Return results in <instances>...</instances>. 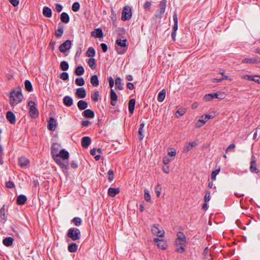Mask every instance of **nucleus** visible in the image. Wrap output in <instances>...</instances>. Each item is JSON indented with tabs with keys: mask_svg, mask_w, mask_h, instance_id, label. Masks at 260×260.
Segmentation results:
<instances>
[{
	"mask_svg": "<svg viewBox=\"0 0 260 260\" xmlns=\"http://www.w3.org/2000/svg\"><path fill=\"white\" fill-rule=\"evenodd\" d=\"M151 5V4L150 2H146L144 5V8L145 9H148L150 7Z\"/></svg>",
	"mask_w": 260,
	"mask_h": 260,
	"instance_id": "obj_63",
	"label": "nucleus"
},
{
	"mask_svg": "<svg viewBox=\"0 0 260 260\" xmlns=\"http://www.w3.org/2000/svg\"><path fill=\"white\" fill-rule=\"evenodd\" d=\"M23 99L21 90H13L10 93V103L12 106H14L20 103Z\"/></svg>",
	"mask_w": 260,
	"mask_h": 260,
	"instance_id": "obj_3",
	"label": "nucleus"
},
{
	"mask_svg": "<svg viewBox=\"0 0 260 260\" xmlns=\"http://www.w3.org/2000/svg\"><path fill=\"white\" fill-rule=\"evenodd\" d=\"M250 170V172L252 173H258L259 172V170L257 168V167H256V158L253 156H252V158H251Z\"/></svg>",
	"mask_w": 260,
	"mask_h": 260,
	"instance_id": "obj_10",
	"label": "nucleus"
},
{
	"mask_svg": "<svg viewBox=\"0 0 260 260\" xmlns=\"http://www.w3.org/2000/svg\"><path fill=\"white\" fill-rule=\"evenodd\" d=\"M111 104L115 106L117 101V95L113 89L110 90Z\"/></svg>",
	"mask_w": 260,
	"mask_h": 260,
	"instance_id": "obj_13",
	"label": "nucleus"
},
{
	"mask_svg": "<svg viewBox=\"0 0 260 260\" xmlns=\"http://www.w3.org/2000/svg\"><path fill=\"white\" fill-rule=\"evenodd\" d=\"M159 5H160V16H159L160 17L161 15H162L165 13L166 7V2H164V1H161V2H160Z\"/></svg>",
	"mask_w": 260,
	"mask_h": 260,
	"instance_id": "obj_40",
	"label": "nucleus"
},
{
	"mask_svg": "<svg viewBox=\"0 0 260 260\" xmlns=\"http://www.w3.org/2000/svg\"><path fill=\"white\" fill-rule=\"evenodd\" d=\"M60 67L61 70L65 71L68 70L69 66L68 63L67 61H62L60 62Z\"/></svg>",
	"mask_w": 260,
	"mask_h": 260,
	"instance_id": "obj_41",
	"label": "nucleus"
},
{
	"mask_svg": "<svg viewBox=\"0 0 260 260\" xmlns=\"http://www.w3.org/2000/svg\"><path fill=\"white\" fill-rule=\"evenodd\" d=\"M60 19L62 22L67 23L70 21V17L67 13L63 12L60 15Z\"/></svg>",
	"mask_w": 260,
	"mask_h": 260,
	"instance_id": "obj_29",
	"label": "nucleus"
},
{
	"mask_svg": "<svg viewBox=\"0 0 260 260\" xmlns=\"http://www.w3.org/2000/svg\"><path fill=\"white\" fill-rule=\"evenodd\" d=\"M253 81L258 83H260V76H254Z\"/></svg>",
	"mask_w": 260,
	"mask_h": 260,
	"instance_id": "obj_64",
	"label": "nucleus"
},
{
	"mask_svg": "<svg viewBox=\"0 0 260 260\" xmlns=\"http://www.w3.org/2000/svg\"><path fill=\"white\" fill-rule=\"evenodd\" d=\"M223 80H230L232 81V79L230 78L228 76H224V77H222L221 78H214L212 79L213 82H220L223 81Z\"/></svg>",
	"mask_w": 260,
	"mask_h": 260,
	"instance_id": "obj_43",
	"label": "nucleus"
},
{
	"mask_svg": "<svg viewBox=\"0 0 260 260\" xmlns=\"http://www.w3.org/2000/svg\"><path fill=\"white\" fill-rule=\"evenodd\" d=\"M144 198L147 202H150L151 196L149 191L148 189H145L144 190Z\"/></svg>",
	"mask_w": 260,
	"mask_h": 260,
	"instance_id": "obj_44",
	"label": "nucleus"
},
{
	"mask_svg": "<svg viewBox=\"0 0 260 260\" xmlns=\"http://www.w3.org/2000/svg\"><path fill=\"white\" fill-rule=\"evenodd\" d=\"M24 85L26 90L29 92L32 91V86L30 82L26 80L24 82Z\"/></svg>",
	"mask_w": 260,
	"mask_h": 260,
	"instance_id": "obj_39",
	"label": "nucleus"
},
{
	"mask_svg": "<svg viewBox=\"0 0 260 260\" xmlns=\"http://www.w3.org/2000/svg\"><path fill=\"white\" fill-rule=\"evenodd\" d=\"M95 54V50L93 47H90L86 52V55L88 57H93Z\"/></svg>",
	"mask_w": 260,
	"mask_h": 260,
	"instance_id": "obj_35",
	"label": "nucleus"
},
{
	"mask_svg": "<svg viewBox=\"0 0 260 260\" xmlns=\"http://www.w3.org/2000/svg\"><path fill=\"white\" fill-rule=\"evenodd\" d=\"M72 10L74 12H77L80 9V4L78 2H75L73 3L72 7Z\"/></svg>",
	"mask_w": 260,
	"mask_h": 260,
	"instance_id": "obj_47",
	"label": "nucleus"
},
{
	"mask_svg": "<svg viewBox=\"0 0 260 260\" xmlns=\"http://www.w3.org/2000/svg\"><path fill=\"white\" fill-rule=\"evenodd\" d=\"M136 100L134 99H132L128 102V110L130 113L133 114L134 111L135 106Z\"/></svg>",
	"mask_w": 260,
	"mask_h": 260,
	"instance_id": "obj_24",
	"label": "nucleus"
},
{
	"mask_svg": "<svg viewBox=\"0 0 260 260\" xmlns=\"http://www.w3.org/2000/svg\"><path fill=\"white\" fill-rule=\"evenodd\" d=\"M77 106L80 110H85L88 107V103L84 101L80 100L77 103Z\"/></svg>",
	"mask_w": 260,
	"mask_h": 260,
	"instance_id": "obj_25",
	"label": "nucleus"
},
{
	"mask_svg": "<svg viewBox=\"0 0 260 260\" xmlns=\"http://www.w3.org/2000/svg\"><path fill=\"white\" fill-rule=\"evenodd\" d=\"M99 93L98 91H96L94 92L93 94L91 95V99L94 102H97L99 100Z\"/></svg>",
	"mask_w": 260,
	"mask_h": 260,
	"instance_id": "obj_49",
	"label": "nucleus"
},
{
	"mask_svg": "<svg viewBox=\"0 0 260 260\" xmlns=\"http://www.w3.org/2000/svg\"><path fill=\"white\" fill-rule=\"evenodd\" d=\"M91 143V139L89 137H84L81 140V145L83 148H87Z\"/></svg>",
	"mask_w": 260,
	"mask_h": 260,
	"instance_id": "obj_17",
	"label": "nucleus"
},
{
	"mask_svg": "<svg viewBox=\"0 0 260 260\" xmlns=\"http://www.w3.org/2000/svg\"><path fill=\"white\" fill-rule=\"evenodd\" d=\"M120 192L119 188H112L110 187L108 189V194L111 197H114L116 194H118Z\"/></svg>",
	"mask_w": 260,
	"mask_h": 260,
	"instance_id": "obj_19",
	"label": "nucleus"
},
{
	"mask_svg": "<svg viewBox=\"0 0 260 260\" xmlns=\"http://www.w3.org/2000/svg\"><path fill=\"white\" fill-rule=\"evenodd\" d=\"M101 46L102 47V49L103 50V51L105 52L107 51V45L105 44V43H102L101 44Z\"/></svg>",
	"mask_w": 260,
	"mask_h": 260,
	"instance_id": "obj_62",
	"label": "nucleus"
},
{
	"mask_svg": "<svg viewBox=\"0 0 260 260\" xmlns=\"http://www.w3.org/2000/svg\"><path fill=\"white\" fill-rule=\"evenodd\" d=\"M67 236L73 241L79 240L81 234L79 229L76 228H70L68 232Z\"/></svg>",
	"mask_w": 260,
	"mask_h": 260,
	"instance_id": "obj_4",
	"label": "nucleus"
},
{
	"mask_svg": "<svg viewBox=\"0 0 260 260\" xmlns=\"http://www.w3.org/2000/svg\"><path fill=\"white\" fill-rule=\"evenodd\" d=\"M56 126V120L53 118L50 117L49 121L48 123V129L51 131H55Z\"/></svg>",
	"mask_w": 260,
	"mask_h": 260,
	"instance_id": "obj_14",
	"label": "nucleus"
},
{
	"mask_svg": "<svg viewBox=\"0 0 260 260\" xmlns=\"http://www.w3.org/2000/svg\"><path fill=\"white\" fill-rule=\"evenodd\" d=\"M197 145V143L195 142H190L187 144L184 148L183 152L186 153L188 151L190 150L193 147L196 146Z\"/></svg>",
	"mask_w": 260,
	"mask_h": 260,
	"instance_id": "obj_22",
	"label": "nucleus"
},
{
	"mask_svg": "<svg viewBox=\"0 0 260 260\" xmlns=\"http://www.w3.org/2000/svg\"><path fill=\"white\" fill-rule=\"evenodd\" d=\"M210 200V191H206V194L204 197V201L205 202H207L209 201Z\"/></svg>",
	"mask_w": 260,
	"mask_h": 260,
	"instance_id": "obj_53",
	"label": "nucleus"
},
{
	"mask_svg": "<svg viewBox=\"0 0 260 260\" xmlns=\"http://www.w3.org/2000/svg\"><path fill=\"white\" fill-rule=\"evenodd\" d=\"M161 188L160 185L158 184L155 188V193L157 196L159 197L161 193Z\"/></svg>",
	"mask_w": 260,
	"mask_h": 260,
	"instance_id": "obj_55",
	"label": "nucleus"
},
{
	"mask_svg": "<svg viewBox=\"0 0 260 260\" xmlns=\"http://www.w3.org/2000/svg\"><path fill=\"white\" fill-rule=\"evenodd\" d=\"M72 46V42L70 40H67L64 43L59 46V50L63 53L69 50Z\"/></svg>",
	"mask_w": 260,
	"mask_h": 260,
	"instance_id": "obj_9",
	"label": "nucleus"
},
{
	"mask_svg": "<svg viewBox=\"0 0 260 260\" xmlns=\"http://www.w3.org/2000/svg\"><path fill=\"white\" fill-rule=\"evenodd\" d=\"M61 146L58 143H54L51 148V152L55 162L62 169L67 171L69 169L68 159L69 153L65 149H61Z\"/></svg>",
	"mask_w": 260,
	"mask_h": 260,
	"instance_id": "obj_1",
	"label": "nucleus"
},
{
	"mask_svg": "<svg viewBox=\"0 0 260 260\" xmlns=\"http://www.w3.org/2000/svg\"><path fill=\"white\" fill-rule=\"evenodd\" d=\"M90 83L94 87H96L99 84L98 76L96 75H93L90 78Z\"/></svg>",
	"mask_w": 260,
	"mask_h": 260,
	"instance_id": "obj_27",
	"label": "nucleus"
},
{
	"mask_svg": "<svg viewBox=\"0 0 260 260\" xmlns=\"http://www.w3.org/2000/svg\"><path fill=\"white\" fill-rule=\"evenodd\" d=\"M91 35L96 38H101L103 36V31L101 28L96 29L95 31L92 32Z\"/></svg>",
	"mask_w": 260,
	"mask_h": 260,
	"instance_id": "obj_30",
	"label": "nucleus"
},
{
	"mask_svg": "<svg viewBox=\"0 0 260 260\" xmlns=\"http://www.w3.org/2000/svg\"><path fill=\"white\" fill-rule=\"evenodd\" d=\"M123 84L122 83L120 77H117L115 80V89L118 90H122Z\"/></svg>",
	"mask_w": 260,
	"mask_h": 260,
	"instance_id": "obj_21",
	"label": "nucleus"
},
{
	"mask_svg": "<svg viewBox=\"0 0 260 260\" xmlns=\"http://www.w3.org/2000/svg\"><path fill=\"white\" fill-rule=\"evenodd\" d=\"M108 179L112 181L114 179V172L112 170H110L108 172Z\"/></svg>",
	"mask_w": 260,
	"mask_h": 260,
	"instance_id": "obj_54",
	"label": "nucleus"
},
{
	"mask_svg": "<svg viewBox=\"0 0 260 260\" xmlns=\"http://www.w3.org/2000/svg\"><path fill=\"white\" fill-rule=\"evenodd\" d=\"M177 238L175 240L176 251L178 253H183L185 251V245L186 238L182 232H179L177 234Z\"/></svg>",
	"mask_w": 260,
	"mask_h": 260,
	"instance_id": "obj_2",
	"label": "nucleus"
},
{
	"mask_svg": "<svg viewBox=\"0 0 260 260\" xmlns=\"http://www.w3.org/2000/svg\"><path fill=\"white\" fill-rule=\"evenodd\" d=\"M144 126H145V124L143 122L140 125V128L138 131L139 139L140 140H142L144 137V135H143V132H144L143 129H144Z\"/></svg>",
	"mask_w": 260,
	"mask_h": 260,
	"instance_id": "obj_31",
	"label": "nucleus"
},
{
	"mask_svg": "<svg viewBox=\"0 0 260 260\" xmlns=\"http://www.w3.org/2000/svg\"><path fill=\"white\" fill-rule=\"evenodd\" d=\"M76 95L79 98H84L86 95L85 89L83 87H80L78 88L76 92Z\"/></svg>",
	"mask_w": 260,
	"mask_h": 260,
	"instance_id": "obj_12",
	"label": "nucleus"
},
{
	"mask_svg": "<svg viewBox=\"0 0 260 260\" xmlns=\"http://www.w3.org/2000/svg\"><path fill=\"white\" fill-rule=\"evenodd\" d=\"M78 245L75 243H72L68 246V250L70 252H75L77 250Z\"/></svg>",
	"mask_w": 260,
	"mask_h": 260,
	"instance_id": "obj_37",
	"label": "nucleus"
},
{
	"mask_svg": "<svg viewBox=\"0 0 260 260\" xmlns=\"http://www.w3.org/2000/svg\"><path fill=\"white\" fill-rule=\"evenodd\" d=\"M81 219L78 217H74L72 220V222L76 226H79L81 224Z\"/></svg>",
	"mask_w": 260,
	"mask_h": 260,
	"instance_id": "obj_45",
	"label": "nucleus"
},
{
	"mask_svg": "<svg viewBox=\"0 0 260 260\" xmlns=\"http://www.w3.org/2000/svg\"><path fill=\"white\" fill-rule=\"evenodd\" d=\"M166 92L165 89L161 90L158 93L157 101L162 102L165 99Z\"/></svg>",
	"mask_w": 260,
	"mask_h": 260,
	"instance_id": "obj_32",
	"label": "nucleus"
},
{
	"mask_svg": "<svg viewBox=\"0 0 260 260\" xmlns=\"http://www.w3.org/2000/svg\"><path fill=\"white\" fill-rule=\"evenodd\" d=\"M235 147H236V146L234 144H231L227 148V149L225 151V152L227 153L228 152L230 151H234Z\"/></svg>",
	"mask_w": 260,
	"mask_h": 260,
	"instance_id": "obj_56",
	"label": "nucleus"
},
{
	"mask_svg": "<svg viewBox=\"0 0 260 260\" xmlns=\"http://www.w3.org/2000/svg\"><path fill=\"white\" fill-rule=\"evenodd\" d=\"M116 44L121 47H122V49H119L118 47H116V50L119 54H122L124 53L127 49L126 46V40L124 39L122 40L121 39H117L116 41Z\"/></svg>",
	"mask_w": 260,
	"mask_h": 260,
	"instance_id": "obj_5",
	"label": "nucleus"
},
{
	"mask_svg": "<svg viewBox=\"0 0 260 260\" xmlns=\"http://www.w3.org/2000/svg\"><path fill=\"white\" fill-rule=\"evenodd\" d=\"M14 239L12 237H7L3 240V244L6 246H10L12 245Z\"/></svg>",
	"mask_w": 260,
	"mask_h": 260,
	"instance_id": "obj_28",
	"label": "nucleus"
},
{
	"mask_svg": "<svg viewBox=\"0 0 260 260\" xmlns=\"http://www.w3.org/2000/svg\"><path fill=\"white\" fill-rule=\"evenodd\" d=\"M55 9L57 12H60L62 11V6L59 4H56Z\"/></svg>",
	"mask_w": 260,
	"mask_h": 260,
	"instance_id": "obj_60",
	"label": "nucleus"
},
{
	"mask_svg": "<svg viewBox=\"0 0 260 260\" xmlns=\"http://www.w3.org/2000/svg\"><path fill=\"white\" fill-rule=\"evenodd\" d=\"M173 17L174 22V24L173 27V31H176L178 29V18L177 15L176 13L174 14Z\"/></svg>",
	"mask_w": 260,
	"mask_h": 260,
	"instance_id": "obj_36",
	"label": "nucleus"
},
{
	"mask_svg": "<svg viewBox=\"0 0 260 260\" xmlns=\"http://www.w3.org/2000/svg\"><path fill=\"white\" fill-rule=\"evenodd\" d=\"M168 154L172 156H175L176 154L175 149L172 148L169 149Z\"/></svg>",
	"mask_w": 260,
	"mask_h": 260,
	"instance_id": "obj_57",
	"label": "nucleus"
},
{
	"mask_svg": "<svg viewBox=\"0 0 260 260\" xmlns=\"http://www.w3.org/2000/svg\"><path fill=\"white\" fill-rule=\"evenodd\" d=\"M6 185L8 188H12L14 187V186H15V184H14V182L12 181H8V182H6Z\"/></svg>",
	"mask_w": 260,
	"mask_h": 260,
	"instance_id": "obj_58",
	"label": "nucleus"
},
{
	"mask_svg": "<svg viewBox=\"0 0 260 260\" xmlns=\"http://www.w3.org/2000/svg\"><path fill=\"white\" fill-rule=\"evenodd\" d=\"M6 117L10 123L14 124L16 122V117L14 114L12 112H7L6 114Z\"/></svg>",
	"mask_w": 260,
	"mask_h": 260,
	"instance_id": "obj_16",
	"label": "nucleus"
},
{
	"mask_svg": "<svg viewBox=\"0 0 260 260\" xmlns=\"http://www.w3.org/2000/svg\"><path fill=\"white\" fill-rule=\"evenodd\" d=\"M63 103L66 106L70 107L73 104V100L71 96L67 95L63 99Z\"/></svg>",
	"mask_w": 260,
	"mask_h": 260,
	"instance_id": "obj_18",
	"label": "nucleus"
},
{
	"mask_svg": "<svg viewBox=\"0 0 260 260\" xmlns=\"http://www.w3.org/2000/svg\"><path fill=\"white\" fill-rule=\"evenodd\" d=\"M220 169H218L215 171H213L211 175V179L214 181L216 179V175L219 173Z\"/></svg>",
	"mask_w": 260,
	"mask_h": 260,
	"instance_id": "obj_48",
	"label": "nucleus"
},
{
	"mask_svg": "<svg viewBox=\"0 0 260 260\" xmlns=\"http://www.w3.org/2000/svg\"><path fill=\"white\" fill-rule=\"evenodd\" d=\"M132 17V10L129 7L125 6L122 10L121 18L123 20H129Z\"/></svg>",
	"mask_w": 260,
	"mask_h": 260,
	"instance_id": "obj_7",
	"label": "nucleus"
},
{
	"mask_svg": "<svg viewBox=\"0 0 260 260\" xmlns=\"http://www.w3.org/2000/svg\"><path fill=\"white\" fill-rule=\"evenodd\" d=\"M60 78L63 80H67L69 79V74L67 72H62L60 75Z\"/></svg>",
	"mask_w": 260,
	"mask_h": 260,
	"instance_id": "obj_50",
	"label": "nucleus"
},
{
	"mask_svg": "<svg viewBox=\"0 0 260 260\" xmlns=\"http://www.w3.org/2000/svg\"><path fill=\"white\" fill-rule=\"evenodd\" d=\"M83 115L86 118H92L94 116V113L93 111L90 109H85L83 112Z\"/></svg>",
	"mask_w": 260,
	"mask_h": 260,
	"instance_id": "obj_20",
	"label": "nucleus"
},
{
	"mask_svg": "<svg viewBox=\"0 0 260 260\" xmlns=\"http://www.w3.org/2000/svg\"><path fill=\"white\" fill-rule=\"evenodd\" d=\"M29 163V159L25 157L21 156L19 158L18 164L22 168H26Z\"/></svg>",
	"mask_w": 260,
	"mask_h": 260,
	"instance_id": "obj_11",
	"label": "nucleus"
},
{
	"mask_svg": "<svg viewBox=\"0 0 260 260\" xmlns=\"http://www.w3.org/2000/svg\"><path fill=\"white\" fill-rule=\"evenodd\" d=\"M154 241L156 243L157 246L161 249H166L167 248V244L166 242L158 238H155Z\"/></svg>",
	"mask_w": 260,
	"mask_h": 260,
	"instance_id": "obj_15",
	"label": "nucleus"
},
{
	"mask_svg": "<svg viewBox=\"0 0 260 260\" xmlns=\"http://www.w3.org/2000/svg\"><path fill=\"white\" fill-rule=\"evenodd\" d=\"M27 200V198L24 195H20L17 197V203L19 205H22L24 204Z\"/></svg>",
	"mask_w": 260,
	"mask_h": 260,
	"instance_id": "obj_26",
	"label": "nucleus"
},
{
	"mask_svg": "<svg viewBox=\"0 0 260 260\" xmlns=\"http://www.w3.org/2000/svg\"><path fill=\"white\" fill-rule=\"evenodd\" d=\"M87 63L91 69L94 70L96 68L95 60L94 58H91L89 59V60L87 61Z\"/></svg>",
	"mask_w": 260,
	"mask_h": 260,
	"instance_id": "obj_38",
	"label": "nucleus"
},
{
	"mask_svg": "<svg viewBox=\"0 0 260 260\" xmlns=\"http://www.w3.org/2000/svg\"><path fill=\"white\" fill-rule=\"evenodd\" d=\"M9 1L11 3V4L13 6H15V7L18 6L19 4V0H9Z\"/></svg>",
	"mask_w": 260,
	"mask_h": 260,
	"instance_id": "obj_61",
	"label": "nucleus"
},
{
	"mask_svg": "<svg viewBox=\"0 0 260 260\" xmlns=\"http://www.w3.org/2000/svg\"><path fill=\"white\" fill-rule=\"evenodd\" d=\"M204 98L206 101H210L214 99L213 93L206 94Z\"/></svg>",
	"mask_w": 260,
	"mask_h": 260,
	"instance_id": "obj_51",
	"label": "nucleus"
},
{
	"mask_svg": "<svg viewBox=\"0 0 260 260\" xmlns=\"http://www.w3.org/2000/svg\"><path fill=\"white\" fill-rule=\"evenodd\" d=\"M243 79L248 80V81H253V78L254 76H252L248 75H245L242 76L241 77Z\"/></svg>",
	"mask_w": 260,
	"mask_h": 260,
	"instance_id": "obj_52",
	"label": "nucleus"
},
{
	"mask_svg": "<svg viewBox=\"0 0 260 260\" xmlns=\"http://www.w3.org/2000/svg\"><path fill=\"white\" fill-rule=\"evenodd\" d=\"M108 81H109V86H110L111 89H112V88L113 87V86H114V80L112 77H109L108 78Z\"/></svg>",
	"mask_w": 260,
	"mask_h": 260,
	"instance_id": "obj_59",
	"label": "nucleus"
},
{
	"mask_svg": "<svg viewBox=\"0 0 260 260\" xmlns=\"http://www.w3.org/2000/svg\"><path fill=\"white\" fill-rule=\"evenodd\" d=\"M28 106L29 107V114L31 117L36 118L38 116L39 112L36 107H35V103L32 101H30L28 103Z\"/></svg>",
	"mask_w": 260,
	"mask_h": 260,
	"instance_id": "obj_6",
	"label": "nucleus"
},
{
	"mask_svg": "<svg viewBox=\"0 0 260 260\" xmlns=\"http://www.w3.org/2000/svg\"><path fill=\"white\" fill-rule=\"evenodd\" d=\"M151 231L153 235L157 237H164L165 232L161 226L158 225H154L151 228Z\"/></svg>",
	"mask_w": 260,
	"mask_h": 260,
	"instance_id": "obj_8",
	"label": "nucleus"
},
{
	"mask_svg": "<svg viewBox=\"0 0 260 260\" xmlns=\"http://www.w3.org/2000/svg\"><path fill=\"white\" fill-rule=\"evenodd\" d=\"M63 33V29L62 27H58L55 32V35L57 37H60L62 36Z\"/></svg>",
	"mask_w": 260,
	"mask_h": 260,
	"instance_id": "obj_46",
	"label": "nucleus"
},
{
	"mask_svg": "<svg viewBox=\"0 0 260 260\" xmlns=\"http://www.w3.org/2000/svg\"><path fill=\"white\" fill-rule=\"evenodd\" d=\"M257 62V60L255 58H245L242 60V62L247 64L255 63Z\"/></svg>",
	"mask_w": 260,
	"mask_h": 260,
	"instance_id": "obj_33",
	"label": "nucleus"
},
{
	"mask_svg": "<svg viewBox=\"0 0 260 260\" xmlns=\"http://www.w3.org/2000/svg\"><path fill=\"white\" fill-rule=\"evenodd\" d=\"M84 68L82 66H80L76 68L75 71V73L77 76H81L84 73Z\"/></svg>",
	"mask_w": 260,
	"mask_h": 260,
	"instance_id": "obj_34",
	"label": "nucleus"
},
{
	"mask_svg": "<svg viewBox=\"0 0 260 260\" xmlns=\"http://www.w3.org/2000/svg\"><path fill=\"white\" fill-rule=\"evenodd\" d=\"M43 14L46 17L50 18L52 16L51 9L48 7H44L43 10Z\"/></svg>",
	"mask_w": 260,
	"mask_h": 260,
	"instance_id": "obj_23",
	"label": "nucleus"
},
{
	"mask_svg": "<svg viewBox=\"0 0 260 260\" xmlns=\"http://www.w3.org/2000/svg\"><path fill=\"white\" fill-rule=\"evenodd\" d=\"M75 83L78 86H83L85 84V81L82 77L77 78L75 80Z\"/></svg>",
	"mask_w": 260,
	"mask_h": 260,
	"instance_id": "obj_42",
	"label": "nucleus"
}]
</instances>
